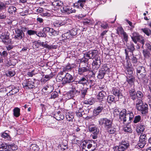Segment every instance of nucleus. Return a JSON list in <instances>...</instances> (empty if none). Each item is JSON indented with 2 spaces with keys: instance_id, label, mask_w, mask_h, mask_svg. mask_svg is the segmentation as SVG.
Segmentation results:
<instances>
[{
  "instance_id": "1",
  "label": "nucleus",
  "mask_w": 151,
  "mask_h": 151,
  "mask_svg": "<svg viewBox=\"0 0 151 151\" xmlns=\"http://www.w3.org/2000/svg\"><path fill=\"white\" fill-rule=\"evenodd\" d=\"M133 117V113L130 111L127 113L125 109H123L120 112L119 119L124 124H127L130 123Z\"/></svg>"
},
{
  "instance_id": "2",
  "label": "nucleus",
  "mask_w": 151,
  "mask_h": 151,
  "mask_svg": "<svg viewBox=\"0 0 151 151\" xmlns=\"http://www.w3.org/2000/svg\"><path fill=\"white\" fill-rule=\"evenodd\" d=\"M136 108L137 109L140 111L142 114L147 113L148 105L147 104H144L142 101L138 102L136 101Z\"/></svg>"
},
{
  "instance_id": "3",
  "label": "nucleus",
  "mask_w": 151,
  "mask_h": 151,
  "mask_svg": "<svg viewBox=\"0 0 151 151\" xmlns=\"http://www.w3.org/2000/svg\"><path fill=\"white\" fill-rule=\"evenodd\" d=\"M137 76L138 78L143 80L146 77V71L145 68L142 66H138L137 69Z\"/></svg>"
},
{
  "instance_id": "4",
  "label": "nucleus",
  "mask_w": 151,
  "mask_h": 151,
  "mask_svg": "<svg viewBox=\"0 0 151 151\" xmlns=\"http://www.w3.org/2000/svg\"><path fill=\"white\" fill-rule=\"evenodd\" d=\"M129 144L128 142L125 140H122L119 143V145L116 146L115 148L118 150V151H124L128 148Z\"/></svg>"
},
{
  "instance_id": "5",
  "label": "nucleus",
  "mask_w": 151,
  "mask_h": 151,
  "mask_svg": "<svg viewBox=\"0 0 151 151\" xmlns=\"http://www.w3.org/2000/svg\"><path fill=\"white\" fill-rule=\"evenodd\" d=\"M131 38L135 43H136L138 41L141 43L143 45L144 44L145 41L144 38L137 32L133 33L132 36H131Z\"/></svg>"
},
{
  "instance_id": "6",
  "label": "nucleus",
  "mask_w": 151,
  "mask_h": 151,
  "mask_svg": "<svg viewBox=\"0 0 151 151\" xmlns=\"http://www.w3.org/2000/svg\"><path fill=\"white\" fill-rule=\"evenodd\" d=\"M99 124L100 126H103L107 128L108 127L112 126V122L110 119L106 118H101L99 120Z\"/></svg>"
},
{
  "instance_id": "7",
  "label": "nucleus",
  "mask_w": 151,
  "mask_h": 151,
  "mask_svg": "<svg viewBox=\"0 0 151 151\" xmlns=\"http://www.w3.org/2000/svg\"><path fill=\"white\" fill-rule=\"evenodd\" d=\"M9 35V34L8 33L6 34L2 33L0 37L2 42L5 45L12 44V40L10 38Z\"/></svg>"
},
{
  "instance_id": "8",
  "label": "nucleus",
  "mask_w": 151,
  "mask_h": 151,
  "mask_svg": "<svg viewBox=\"0 0 151 151\" xmlns=\"http://www.w3.org/2000/svg\"><path fill=\"white\" fill-rule=\"evenodd\" d=\"M9 92L6 93L7 96H10L17 93L19 91V87H16L14 86L7 87Z\"/></svg>"
},
{
  "instance_id": "9",
  "label": "nucleus",
  "mask_w": 151,
  "mask_h": 151,
  "mask_svg": "<svg viewBox=\"0 0 151 151\" xmlns=\"http://www.w3.org/2000/svg\"><path fill=\"white\" fill-rule=\"evenodd\" d=\"M147 138L145 134H141L139 137V140L138 143V146L140 148H142L146 143Z\"/></svg>"
},
{
  "instance_id": "10",
  "label": "nucleus",
  "mask_w": 151,
  "mask_h": 151,
  "mask_svg": "<svg viewBox=\"0 0 151 151\" xmlns=\"http://www.w3.org/2000/svg\"><path fill=\"white\" fill-rule=\"evenodd\" d=\"M98 51L95 50H90L84 54V57H87L89 59L94 58L97 55Z\"/></svg>"
},
{
  "instance_id": "11",
  "label": "nucleus",
  "mask_w": 151,
  "mask_h": 151,
  "mask_svg": "<svg viewBox=\"0 0 151 151\" xmlns=\"http://www.w3.org/2000/svg\"><path fill=\"white\" fill-rule=\"evenodd\" d=\"M15 34L14 38L16 39L21 40L24 36V34L22 30L19 29H17L15 30Z\"/></svg>"
},
{
  "instance_id": "12",
  "label": "nucleus",
  "mask_w": 151,
  "mask_h": 151,
  "mask_svg": "<svg viewBox=\"0 0 151 151\" xmlns=\"http://www.w3.org/2000/svg\"><path fill=\"white\" fill-rule=\"evenodd\" d=\"M106 105L105 103H102L100 104L98 107L94 109L93 111V114L95 116L98 115L101 112Z\"/></svg>"
},
{
  "instance_id": "13",
  "label": "nucleus",
  "mask_w": 151,
  "mask_h": 151,
  "mask_svg": "<svg viewBox=\"0 0 151 151\" xmlns=\"http://www.w3.org/2000/svg\"><path fill=\"white\" fill-rule=\"evenodd\" d=\"M73 81V78L69 73H67L65 74L63 79V85L67 83H70Z\"/></svg>"
},
{
  "instance_id": "14",
  "label": "nucleus",
  "mask_w": 151,
  "mask_h": 151,
  "mask_svg": "<svg viewBox=\"0 0 151 151\" xmlns=\"http://www.w3.org/2000/svg\"><path fill=\"white\" fill-rule=\"evenodd\" d=\"M61 11L63 13L70 14L72 13H75L76 10L75 9H72L69 6H65L61 9Z\"/></svg>"
},
{
  "instance_id": "15",
  "label": "nucleus",
  "mask_w": 151,
  "mask_h": 151,
  "mask_svg": "<svg viewBox=\"0 0 151 151\" xmlns=\"http://www.w3.org/2000/svg\"><path fill=\"white\" fill-rule=\"evenodd\" d=\"M113 93L114 95L117 97L119 99L122 98L123 95L122 93V91L119 88H114L113 89Z\"/></svg>"
},
{
  "instance_id": "16",
  "label": "nucleus",
  "mask_w": 151,
  "mask_h": 151,
  "mask_svg": "<svg viewBox=\"0 0 151 151\" xmlns=\"http://www.w3.org/2000/svg\"><path fill=\"white\" fill-rule=\"evenodd\" d=\"M105 94L106 93L105 91H100L96 96L97 101L99 102L104 101Z\"/></svg>"
},
{
  "instance_id": "17",
  "label": "nucleus",
  "mask_w": 151,
  "mask_h": 151,
  "mask_svg": "<svg viewBox=\"0 0 151 151\" xmlns=\"http://www.w3.org/2000/svg\"><path fill=\"white\" fill-rule=\"evenodd\" d=\"M77 93H80V91L78 90H74L72 89L67 93V95L68 99L72 98L74 97Z\"/></svg>"
},
{
  "instance_id": "18",
  "label": "nucleus",
  "mask_w": 151,
  "mask_h": 151,
  "mask_svg": "<svg viewBox=\"0 0 151 151\" xmlns=\"http://www.w3.org/2000/svg\"><path fill=\"white\" fill-rule=\"evenodd\" d=\"M52 4L54 7V10H55L59 9L60 7L62 6L63 5V2L60 1H56L53 2Z\"/></svg>"
},
{
  "instance_id": "19",
  "label": "nucleus",
  "mask_w": 151,
  "mask_h": 151,
  "mask_svg": "<svg viewBox=\"0 0 151 151\" xmlns=\"http://www.w3.org/2000/svg\"><path fill=\"white\" fill-rule=\"evenodd\" d=\"M135 96V99H137L136 101H138V102L142 101V99L143 96V95L141 92L139 91H137Z\"/></svg>"
},
{
  "instance_id": "20",
  "label": "nucleus",
  "mask_w": 151,
  "mask_h": 151,
  "mask_svg": "<svg viewBox=\"0 0 151 151\" xmlns=\"http://www.w3.org/2000/svg\"><path fill=\"white\" fill-rule=\"evenodd\" d=\"M80 84L78 83L77 81H74L71 84L72 89L78 91L81 87Z\"/></svg>"
},
{
  "instance_id": "21",
  "label": "nucleus",
  "mask_w": 151,
  "mask_h": 151,
  "mask_svg": "<svg viewBox=\"0 0 151 151\" xmlns=\"http://www.w3.org/2000/svg\"><path fill=\"white\" fill-rule=\"evenodd\" d=\"M55 119L58 120H63L64 118L63 114L61 113L60 111H58L55 114Z\"/></svg>"
},
{
  "instance_id": "22",
  "label": "nucleus",
  "mask_w": 151,
  "mask_h": 151,
  "mask_svg": "<svg viewBox=\"0 0 151 151\" xmlns=\"http://www.w3.org/2000/svg\"><path fill=\"white\" fill-rule=\"evenodd\" d=\"M89 70V68L88 67H81L79 66L78 69V73L79 74L82 75L84 72Z\"/></svg>"
},
{
  "instance_id": "23",
  "label": "nucleus",
  "mask_w": 151,
  "mask_h": 151,
  "mask_svg": "<svg viewBox=\"0 0 151 151\" xmlns=\"http://www.w3.org/2000/svg\"><path fill=\"white\" fill-rule=\"evenodd\" d=\"M130 97L133 100H135L136 92L134 88H132L129 91Z\"/></svg>"
},
{
  "instance_id": "24",
  "label": "nucleus",
  "mask_w": 151,
  "mask_h": 151,
  "mask_svg": "<svg viewBox=\"0 0 151 151\" xmlns=\"http://www.w3.org/2000/svg\"><path fill=\"white\" fill-rule=\"evenodd\" d=\"M89 131L92 132L93 134H98L99 132V130L95 126H90L88 127Z\"/></svg>"
},
{
  "instance_id": "25",
  "label": "nucleus",
  "mask_w": 151,
  "mask_h": 151,
  "mask_svg": "<svg viewBox=\"0 0 151 151\" xmlns=\"http://www.w3.org/2000/svg\"><path fill=\"white\" fill-rule=\"evenodd\" d=\"M145 126L143 124H139L137 127L136 131L138 133L143 132L145 129Z\"/></svg>"
},
{
  "instance_id": "26",
  "label": "nucleus",
  "mask_w": 151,
  "mask_h": 151,
  "mask_svg": "<svg viewBox=\"0 0 151 151\" xmlns=\"http://www.w3.org/2000/svg\"><path fill=\"white\" fill-rule=\"evenodd\" d=\"M9 147L6 144H2L0 145V151H9Z\"/></svg>"
},
{
  "instance_id": "27",
  "label": "nucleus",
  "mask_w": 151,
  "mask_h": 151,
  "mask_svg": "<svg viewBox=\"0 0 151 151\" xmlns=\"http://www.w3.org/2000/svg\"><path fill=\"white\" fill-rule=\"evenodd\" d=\"M95 60L93 62L92 65L95 66L96 68H98L101 64V61L98 58L95 59Z\"/></svg>"
},
{
  "instance_id": "28",
  "label": "nucleus",
  "mask_w": 151,
  "mask_h": 151,
  "mask_svg": "<svg viewBox=\"0 0 151 151\" xmlns=\"http://www.w3.org/2000/svg\"><path fill=\"white\" fill-rule=\"evenodd\" d=\"M94 103V99L92 97H91L88 99L87 100H86L84 101V104L91 105L93 104Z\"/></svg>"
},
{
  "instance_id": "29",
  "label": "nucleus",
  "mask_w": 151,
  "mask_h": 151,
  "mask_svg": "<svg viewBox=\"0 0 151 151\" xmlns=\"http://www.w3.org/2000/svg\"><path fill=\"white\" fill-rule=\"evenodd\" d=\"M86 2V0H78L77 1L78 5L80 6L83 9H85L86 7L85 6V4Z\"/></svg>"
},
{
  "instance_id": "30",
  "label": "nucleus",
  "mask_w": 151,
  "mask_h": 151,
  "mask_svg": "<svg viewBox=\"0 0 151 151\" xmlns=\"http://www.w3.org/2000/svg\"><path fill=\"white\" fill-rule=\"evenodd\" d=\"M79 83L84 85L86 83L87 81V78L86 77H83L81 78L78 81H77Z\"/></svg>"
},
{
  "instance_id": "31",
  "label": "nucleus",
  "mask_w": 151,
  "mask_h": 151,
  "mask_svg": "<svg viewBox=\"0 0 151 151\" xmlns=\"http://www.w3.org/2000/svg\"><path fill=\"white\" fill-rule=\"evenodd\" d=\"M43 89L45 91H47V93H50L54 89V87L50 85H49L44 87Z\"/></svg>"
},
{
  "instance_id": "32",
  "label": "nucleus",
  "mask_w": 151,
  "mask_h": 151,
  "mask_svg": "<svg viewBox=\"0 0 151 151\" xmlns=\"http://www.w3.org/2000/svg\"><path fill=\"white\" fill-rule=\"evenodd\" d=\"M20 109L18 107H16L14 109V115L16 117H18L20 114Z\"/></svg>"
},
{
  "instance_id": "33",
  "label": "nucleus",
  "mask_w": 151,
  "mask_h": 151,
  "mask_svg": "<svg viewBox=\"0 0 151 151\" xmlns=\"http://www.w3.org/2000/svg\"><path fill=\"white\" fill-rule=\"evenodd\" d=\"M123 129L124 132L131 133L132 132V130L131 127L129 125H127L124 127Z\"/></svg>"
},
{
  "instance_id": "34",
  "label": "nucleus",
  "mask_w": 151,
  "mask_h": 151,
  "mask_svg": "<svg viewBox=\"0 0 151 151\" xmlns=\"http://www.w3.org/2000/svg\"><path fill=\"white\" fill-rule=\"evenodd\" d=\"M16 8L13 6H10L8 9V12L10 14H12L13 12H15L16 10Z\"/></svg>"
},
{
  "instance_id": "35",
  "label": "nucleus",
  "mask_w": 151,
  "mask_h": 151,
  "mask_svg": "<svg viewBox=\"0 0 151 151\" xmlns=\"http://www.w3.org/2000/svg\"><path fill=\"white\" fill-rule=\"evenodd\" d=\"M34 82L32 81V80L29 79L28 80V87L29 89H31L35 87Z\"/></svg>"
},
{
  "instance_id": "36",
  "label": "nucleus",
  "mask_w": 151,
  "mask_h": 151,
  "mask_svg": "<svg viewBox=\"0 0 151 151\" xmlns=\"http://www.w3.org/2000/svg\"><path fill=\"white\" fill-rule=\"evenodd\" d=\"M142 30L147 36H149L151 34V31L148 28H146L142 29Z\"/></svg>"
},
{
  "instance_id": "37",
  "label": "nucleus",
  "mask_w": 151,
  "mask_h": 151,
  "mask_svg": "<svg viewBox=\"0 0 151 151\" xmlns=\"http://www.w3.org/2000/svg\"><path fill=\"white\" fill-rule=\"evenodd\" d=\"M107 101L109 103H111L112 102H114L115 101L114 97L113 96L109 95L108 96Z\"/></svg>"
},
{
  "instance_id": "38",
  "label": "nucleus",
  "mask_w": 151,
  "mask_h": 151,
  "mask_svg": "<svg viewBox=\"0 0 151 151\" xmlns=\"http://www.w3.org/2000/svg\"><path fill=\"white\" fill-rule=\"evenodd\" d=\"M141 119V117L140 115L136 116L134 117L133 122L134 123H137L139 122Z\"/></svg>"
},
{
  "instance_id": "39",
  "label": "nucleus",
  "mask_w": 151,
  "mask_h": 151,
  "mask_svg": "<svg viewBox=\"0 0 151 151\" xmlns=\"http://www.w3.org/2000/svg\"><path fill=\"white\" fill-rule=\"evenodd\" d=\"M1 136L4 139L6 140H10V137L7 133L4 132L1 135Z\"/></svg>"
},
{
  "instance_id": "40",
  "label": "nucleus",
  "mask_w": 151,
  "mask_h": 151,
  "mask_svg": "<svg viewBox=\"0 0 151 151\" xmlns=\"http://www.w3.org/2000/svg\"><path fill=\"white\" fill-rule=\"evenodd\" d=\"M53 25L54 27H57L64 25V24L60 22L57 21L53 23Z\"/></svg>"
},
{
  "instance_id": "41",
  "label": "nucleus",
  "mask_w": 151,
  "mask_h": 151,
  "mask_svg": "<svg viewBox=\"0 0 151 151\" xmlns=\"http://www.w3.org/2000/svg\"><path fill=\"white\" fill-rule=\"evenodd\" d=\"M63 37H65L66 39H70L72 37L70 32L65 33L62 35Z\"/></svg>"
},
{
  "instance_id": "42",
  "label": "nucleus",
  "mask_w": 151,
  "mask_h": 151,
  "mask_svg": "<svg viewBox=\"0 0 151 151\" xmlns=\"http://www.w3.org/2000/svg\"><path fill=\"white\" fill-rule=\"evenodd\" d=\"M51 34V36H55L58 35V32L54 30L53 28L51 29L50 32Z\"/></svg>"
},
{
  "instance_id": "43",
  "label": "nucleus",
  "mask_w": 151,
  "mask_h": 151,
  "mask_svg": "<svg viewBox=\"0 0 151 151\" xmlns=\"http://www.w3.org/2000/svg\"><path fill=\"white\" fill-rule=\"evenodd\" d=\"M9 150L11 149L12 150H15L18 148L17 145L14 144L9 145Z\"/></svg>"
},
{
  "instance_id": "44",
  "label": "nucleus",
  "mask_w": 151,
  "mask_h": 151,
  "mask_svg": "<svg viewBox=\"0 0 151 151\" xmlns=\"http://www.w3.org/2000/svg\"><path fill=\"white\" fill-rule=\"evenodd\" d=\"M107 129L108 132L111 134H114L115 132V129L113 127H112V126L108 127Z\"/></svg>"
},
{
  "instance_id": "45",
  "label": "nucleus",
  "mask_w": 151,
  "mask_h": 151,
  "mask_svg": "<svg viewBox=\"0 0 151 151\" xmlns=\"http://www.w3.org/2000/svg\"><path fill=\"white\" fill-rule=\"evenodd\" d=\"M128 49L130 50V52H131L132 53V55H133V51L134 50L135 48L134 45L132 43H131L129 46L128 47Z\"/></svg>"
},
{
  "instance_id": "46",
  "label": "nucleus",
  "mask_w": 151,
  "mask_h": 151,
  "mask_svg": "<svg viewBox=\"0 0 151 151\" xmlns=\"http://www.w3.org/2000/svg\"><path fill=\"white\" fill-rule=\"evenodd\" d=\"M83 24L86 25H89L92 23L90 19H84L83 21Z\"/></svg>"
},
{
  "instance_id": "47",
  "label": "nucleus",
  "mask_w": 151,
  "mask_h": 151,
  "mask_svg": "<svg viewBox=\"0 0 151 151\" xmlns=\"http://www.w3.org/2000/svg\"><path fill=\"white\" fill-rule=\"evenodd\" d=\"M125 32H124L123 28L121 27H119L118 28L117 33L119 35H122Z\"/></svg>"
},
{
  "instance_id": "48",
  "label": "nucleus",
  "mask_w": 151,
  "mask_h": 151,
  "mask_svg": "<svg viewBox=\"0 0 151 151\" xmlns=\"http://www.w3.org/2000/svg\"><path fill=\"white\" fill-rule=\"evenodd\" d=\"M105 74V73H104V72H102L100 70L98 75V78L99 79H102L103 78Z\"/></svg>"
},
{
  "instance_id": "49",
  "label": "nucleus",
  "mask_w": 151,
  "mask_h": 151,
  "mask_svg": "<svg viewBox=\"0 0 151 151\" xmlns=\"http://www.w3.org/2000/svg\"><path fill=\"white\" fill-rule=\"evenodd\" d=\"M66 117L68 121H72L73 118V116L69 114H67L66 115Z\"/></svg>"
},
{
  "instance_id": "50",
  "label": "nucleus",
  "mask_w": 151,
  "mask_h": 151,
  "mask_svg": "<svg viewBox=\"0 0 151 151\" xmlns=\"http://www.w3.org/2000/svg\"><path fill=\"white\" fill-rule=\"evenodd\" d=\"M64 77L61 76H60L59 75H58L56 77V81L58 82L62 81L63 83Z\"/></svg>"
},
{
  "instance_id": "51",
  "label": "nucleus",
  "mask_w": 151,
  "mask_h": 151,
  "mask_svg": "<svg viewBox=\"0 0 151 151\" xmlns=\"http://www.w3.org/2000/svg\"><path fill=\"white\" fill-rule=\"evenodd\" d=\"M87 88L83 89L81 90V94L82 98H84L87 92Z\"/></svg>"
},
{
  "instance_id": "52",
  "label": "nucleus",
  "mask_w": 151,
  "mask_h": 151,
  "mask_svg": "<svg viewBox=\"0 0 151 151\" xmlns=\"http://www.w3.org/2000/svg\"><path fill=\"white\" fill-rule=\"evenodd\" d=\"M36 35H37L39 37H46V35L45 33L44 32H38V33H36Z\"/></svg>"
},
{
  "instance_id": "53",
  "label": "nucleus",
  "mask_w": 151,
  "mask_h": 151,
  "mask_svg": "<svg viewBox=\"0 0 151 151\" xmlns=\"http://www.w3.org/2000/svg\"><path fill=\"white\" fill-rule=\"evenodd\" d=\"M51 28L49 27H44L42 29V32L44 33H50Z\"/></svg>"
},
{
  "instance_id": "54",
  "label": "nucleus",
  "mask_w": 151,
  "mask_h": 151,
  "mask_svg": "<svg viewBox=\"0 0 151 151\" xmlns=\"http://www.w3.org/2000/svg\"><path fill=\"white\" fill-rule=\"evenodd\" d=\"M108 69V68L107 67L106 65H104L102 67L100 71L102 72H104V73H106V72L107 71Z\"/></svg>"
},
{
  "instance_id": "55",
  "label": "nucleus",
  "mask_w": 151,
  "mask_h": 151,
  "mask_svg": "<svg viewBox=\"0 0 151 151\" xmlns=\"http://www.w3.org/2000/svg\"><path fill=\"white\" fill-rule=\"evenodd\" d=\"M36 33H37L36 31L32 30H28L27 32V34L30 35L36 34Z\"/></svg>"
},
{
  "instance_id": "56",
  "label": "nucleus",
  "mask_w": 151,
  "mask_h": 151,
  "mask_svg": "<svg viewBox=\"0 0 151 151\" xmlns=\"http://www.w3.org/2000/svg\"><path fill=\"white\" fill-rule=\"evenodd\" d=\"M58 96V93L56 91L53 92L51 95V98L55 99Z\"/></svg>"
},
{
  "instance_id": "57",
  "label": "nucleus",
  "mask_w": 151,
  "mask_h": 151,
  "mask_svg": "<svg viewBox=\"0 0 151 151\" xmlns=\"http://www.w3.org/2000/svg\"><path fill=\"white\" fill-rule=\"evenodd\" d=\"M16 73L14 71H9L8 73V74H7V76H13L15 75Z\"/></svg>"
},
{
  "instance_id": "58",
  "label": "nucleus",
  "mask_w": 151,
  "mask_h": 151,
  "mask_svg": "<svg viewBox=\"0 0 151 151\" xmlns=\"http://www.w3.org/2000/svg\"><path fill=\"white\" fill-rule=\"evenodd\" d=\"M35 144L32 145L30 147V149H32V150L34 151H36V150H37L38 147Z\"/></svg>"
},
{
  "instance_id": "59",
  "label": "nucleus",
  "mask_w": 151,
  "mask_h": 151,
  "mask_svg": "<svg viewBox=\"0 0 151 151\" xmlns=\"http://www.w3.org/2000/svg\"><path fill=\"white\" fill-rule=\"evenodd\" d=\"M134 80L133 78H131L130 79H127V81L129 84L133 85L134 84Z\"/></svg>"
},
{
  "instance_id": "60",
  "label": "nucleus",
  "mask_w": 151,
  "mask_h": 151,
  "mask_svg": "<svg viewBox=\"0 0 151 151\" xmlns=\"http://www.w3.org/2000/svg\"><path fill=\"white\" fill-rule=\"evenodd\" d=\"M6 16L5 12H2L0 14V19H4L6 18Z\"/></svg>"
},
{
  "instance_id": "61",
  "label": "nucleus",
  "mask_w": 151,
  "mask_h": 151,
  "mask_svg": "<svg viewBox=\"0 0 151 151\" xmlns=\"http://www.w3.org/2000/svg\"><path fill=\"white\" fill-rule=\"evenodd\" d=\"M36 73L34 72V70H32L31 72H29L27 73V75L29 77H32L35 75Z\"/></svg>"
},
{
  "instance_id": "62",
  "label": "nucleus",
  "mask_w": 151,
  "mask_h": 151,
  "mask_svg": "<svg viewBox=\"0 0 151 151\" xmlns=\"http://www.w3.org/2000/svg\"><path fill=\"white\" fill-rule=\"evenodd\" d=\"M88 142L86 140L84 141L83 142L82 144V146H83V151L84 150H85V149L84 148L86 147L87 145L88 144Z\"/></svg>"
},
{
  "instance_id": "63",
  "label": "nucleus",
  "mask_w": 151,
  "mask_h": 151,
  "mask_svg": "<svg viewBox=\"0 0 151 151\" xmlns=\"http://www.w3.org/2000/svg\"><path fill=\"white\" fill-rule=\"evenodd\" d=\"M113 114L114 116H117L119 114L120 111L117 109H116L114 110Z\"/></svg>"
},
{
  "instance_id": "64",
  "label": "nucleus",
  "mask_w": 151,
  "mask_h": 151,
  "mask_svg": "<svg viewBox=\"0 0 151 151\" xmlns=\"http://www.w3.org/2000/svg\"><path fill=\"white\" fill-rule=\"evenodd\" d=\"M40 44L45 48L48 49V47H50L49 45L47 44H45L44 42H40Z\"/></svg>"
}]
</instances>
